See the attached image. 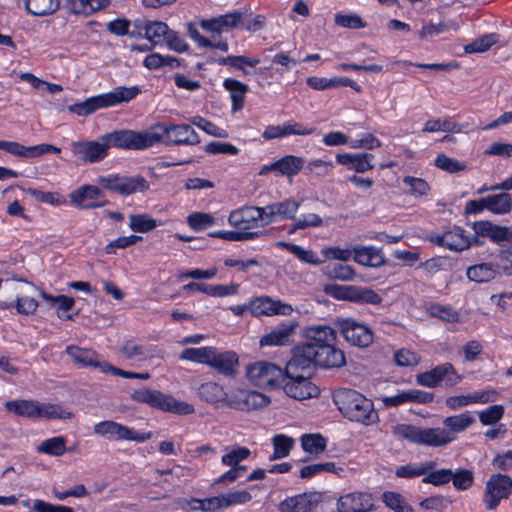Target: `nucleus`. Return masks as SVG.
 <instances>
[{
    "mask_svg": "<svg viewBox=\"0 0 512 512\" xmlns=\"http://www.w3.org/2000/svg\"><path fill=\"white\" fill-rule=\"evenodd\" d=\"M475 423L471 412L449 416L443 419V428H421L410 424H397L392 432L395 436L417 445L443 447L453 442L457 434L464 432Z\"/></svg>",
    "mask_w": 512,
    "mask_h": 512,
    "instance_id": "f257e3e1",
    "label": "nucleus"
},
{
    "mask_svg": "<svg viewBox=\"0 0 512 512\" xmlns=\"http://www.w3.org/2000/svg\"><path fill=\"white\" fill-rule=\"evenodd\" d=\"M140 90L136 86L117 87L113 91L93 97L67 107L68 111L81 117H87L95 111L128 102L135 98Z\"/></svg>",
    "mask_w": 512,
    "mask_h": 512,
    "instance_id": "f03ea898",
    "label": "nucleus"
},
{
    "mask_svg": "<svg viewBox=\"0 0 512 512\" xmlns=\"http://www.w3.org/2000/svg\"><path fill=\"white\" fill-rule=\"evenodd\" d=\"M261 207L245 205L230 212L228 223L235 228V232H241L248 236L242 241L255 240L264 233L258 228L263 227L264 217Z\"/></svg>",
    "mask_w": 512,
    "mask_h": 512,
    "instance_id": "7ed1b4c3",
    "label": "nucleus"
},
{
    "mask_svg": "<svg viewBox=\"0 0 512 512\" xmlns=\"http://www.w3.org/2000/svg\"><path fill=\"white\" fill-rule=\"evenodd\" d=\"M131 399L138 403H145L153 408L173 412L181 415L194 413V407L184 401L176 400L170 395H165L158 390L138 389L131 394Z\"/></svg>",
    "mask_w": 512,
    "mask_h": 512,
    "instance_id": "20e7f679",
    "label": "nucleus"
},
{
    "mask_svg": "<svg viewBox=\"0 0 512 512\" xmlns=\"http://www.w3.org/2000/svg\"><path fill=\"white\" fill-rule=\"evenodd\" d=\"M151 135L155 136L152 146L163 142L173 145H196L200 139L195 130L188 124L158 123L151 128Z\"/></svg>",
    "mask_w": 512,
    "mask_h": 512,
    "instance_id": "39448f33",
    "label": "nucleus"
},
{
    "mask_svg": "<svg viewBox=\"0 0 512 512\" xmlns=\"http://www.w3.org/2000/svg\"><path fill=\"white\" fill-rule=\"evenodd\" d=\"M246 376L253 385L269 390L280 388L286 379L282 368L266 361L250 364L247 367Z\"/></svg>",
    "mask_w": 512,
    "mask_h": 512,
    "instance_id": "423d86ee",
    "label": "nucleus"
},
{
    "mask_svg": "<svg viewBox=\"0 0 512 512\" xmlns=\"http://www.w3.org/2000/svg\"><path fill=\"white\" fill-rule=\"evenodd\" d=\"M155 136L149 131L135 132L131 130H118L101 136L107 142V149L111 146L123 149L141 150L152 146Z\"/></svg>",
    "mask_w": 512,
    "mask_h": 512,
    "instance_id": "0eeeda50",
    "label": "nucleus"
},
{
    "mask_svg": "<svg viewBox=\"0 0 512 512\" xmlns=\"http://www.w3.org/2000/svg\"><path fill=\"white\" fill-rule=\"evenodd\" d=\"M97 183L104 189L120 195L142 193L149 189V183L143 176H100Z\"/></svg>",
    "mask_w": 512,
    "mask_h": 512,
    "instance_id": "6e6552de",
    "label": "nucleus"
},
{
    "mask_svg": "<svg viewBox=\"0 0 512 512\" xmlns=\"http://www.w3.org/2000/svg\"><path fill=\"white\" fill-rule=\"evenodd\" d=\"M512 493V478L506 474H493L487 480L483 503L488 511H494L500 505L501 500L508 499Z\"/></svg>",
    "mask_w": 512,
    "mask_h": 512,
    "instance_id": "1a4fd4ad",
    "label": "nucleus"
},
{
    "mask_svg": "<svg viewBox=\"0 0 512 512\" xmlns=\"http://www.w3.org/2000/svg\"><path fill=\"white\" fill-rule=\"evenodd\" d=\"M94 433L110 440H130L144 442L152 437L151 432H136L125 425L106 420L94 425Z\"/></svg>",
    "mask_w": 512,
    "mask_h": 512,
    "instance_id": "9d476101",
    "label": "nucleus"
},
{
    "mask_svg": "<svg viewBox=\"0 0 512 512\" xmlns=\"http://www.w3.org/2000/svg\"><path fill=\"white\" fill-rule=\"evenodd\" d=\"M281 387L284 393L295 400L303 401L310 398L318 397L320 389L311 382L309 376L306 375H290L286 376Z\"/></svg>",
    "mask_w": 512,
    "mask_h": 512,
    "instance_id": "9b49d317",
    "label": "nucleus"
},
{
    "mask_svg": "<svg viewBox=\"0 0 512 512\" xmlns=\"http://www.w3.org/2000/svg\"><path fill=\"white\" fill-rule=\"evenodd\" d=\"M317 366L313 357L310 345L300 344L293 349V355L285 367L286 376L306 375L310 376L314 367Z\"/></svg>",
    "mask_w": 512,
    "mask_h": 512,
    "instance_id": "f8f14e48",
    "label": "nucleus"
},
{
    "mask_svg": "<svg viewBox=\"0 0 512 512\" xmlns=\"http://www.w3.org/2000/svg\"><path fill=\"white\" fill-rule=\"evenodd\" d=\"M74 157L83 163H96L108 155L107 142L99 138L98 141H74L71 143Z\"/></svg>",
    "mask_w": 512,
    "mask_h": 512,
    "instance_id": "ddd939ff",
    "label": "nucleus"
},
{
    "mask_svg": "<svg viewBox=\"0 0 512 512\" xmlns=\"http://www.w3.org/2000/svg\"><path fill=\"white\" fill-rule=\"evenodd\" d=\"M474 245H482V238H489L495 243L512 240V231L506 226L496 225L490 221H477L473 223Z\"/></svg>",
    "mask_w": 512,
    "mask_h": 512,
    "instance_id": "4468645a",
    "label": "nucleus"
},
{
    "mask_svg": "<svg viewBox=\"0 0 512 512\" xmlns=\"http://www.w3.org/2000/svg\"><path fill=\"white\" fill-rule=\"evenodd\" d=\"M435 245L445 247L452 251H463L474 245L473 238L470 239L465 231L458 226H454L443 234H437L430 238Z\"/></svg>",
    "mask_w": 512,
    "mask_h": 512,
    "instance_id": "2eb2a0df",
    "label": "nucleus"
},
{
    "mask_svg": "<svg viewBox=\"0 0 512 512\" xmlns=\"http://www.w3.org/2000/svg\"><path fill=\"white\" fill-rule=\"evenodd\" d=\"M319 492H310L288 497L279 505L281 512H312L321 502Z\"/></svg>",
    "mask_w": 512,
    "mask_h": 512,
    "instance_id": "dca6fc26",
    "label": "nucleus"
},
{
    "mask_svg": "<svg viewBox=\"0 0 512 512\" xmlns=\"http://www.w3.org/2000/svg\"><path fill=\"white\" fill-rule=\"evenodd\" d=\"M500 393L495 389H487L468 395H457L446 398L445 404L451 410H458L462 407L474 403L486 404L495 402L499 398Z\"/></svg>",
    "mask_w": 512,
    "mask_h": 512,
    "instance_id": "f3484780",
    "label": "nucleus"
},
{
    "mask_svg": "<svg viewBox=\"0 0 512 512\" xmlns=\"http://www.w3.org/2000/svg\"><path fill=\"white\" fill-rule=\"evenodd\" d=\"M299 203L294 200H284L261 207L260 211L264 217L263 225H268L277 219H295Z\"/></svg>",
    "mask_w": 512,
    "mask_h": 512,
    "instance_id": "a211bd4d",
    "label": "nucleus"
},
{
    "mask_svg": "<svg viewBox=\"0 0 512 512\" xmlns=\"http://www.w3.org/2000/svg\"><path fill=\"white\" fill-rule=\"evenodd\" d=\"M311 347L317 366L324 368L339 367L345 362L343 352L335 348V344Z\"/></svg>",
    "mask_w": 512,
    "mask_h": 512,
    "instance_id": "6ab92c4d",
    "label": "nucleus"
},
{
    "mask_svg": "<svg viewBox=\"0 0 512 512\" xmlns=\"http://www.w3.org/2000/svg\"><path fill=\"white\" fill-rule=\"evenodd\" d=\"M269 402V398L260 392L241 390L235 395V400L229 401V404L242 411H251L263 408Z\"/></svg>",
    "mask_w": 512,
    "mask_h": 512,
    "instance_id": "aec40b11",
    "label": "nucleus"
},
{
    "mask_svg": "<svg viewBox=\"0 0 512 512\" xmlns=\"http://www.w3.org/2000/svg\"><path fill=\"white\" fill-rule=\"evenodd\" d=\"M36 287L32 284L26 283L25 288L23 290V295H17L15 303L0 301L1 309H8L11 307H15L16 311L21 315H32L36 312L39 304L38 301L32 297V291H35Z\"/></svg>",
    "mask_w": 512,
    "mask_h": 512,
    "instance_id": "412c9836",
    "label": "nucleus"
},
{
    "mask_svg": "<svg viewBox=\"0 0 512 512\" xmlns=\"http://www.w3.org/2000/svg\"><path fill=\"white\" fill-rule=\"evenodd\" d=\"M250 310L252 314L260 316L273 314L288 315L293 309L289 304L274 301L269 297H259L251 301Z\"/></svg>",
    "mask_w": 512,
    "mask_h": 512,
    "instance_id": "4be33fe9",
    "label": "nucleus"
},
{
    "mask_svg": "<svg viewBox=\"0 0 512 512\" xmlns=\"http://www.w3.org/2000/svg\"><path fill=\"white\" fill-rule=\"evenodd\" d=\"M238 364V356L234 351L218 352L214 347V353H212L209 363L210 367L225 376L233 377L236 374Z\"/></svg>",
    "mask_w": 512,
    "mask_h": 512,
    "instance_id": "5701e85b",
    "label": "nucleus"
},
{
    "mask_svg": "<svg viewBox=\"0 0 512 512\" xmlns=\"http://www.w3.org/2000/svg\"><path fill=\"white\" fill-rule=\"evenodd\" d=\"M378 421V414L374 410L371 400L354 391V422L370 425Z\"/></svg>",
    "mask_w": 512,
    "mask_h": 512,
    "instance_id": "b1692460",
    "label": "nucleus"
},
{
    "mask_svg": "<svg viewBox=\"0 0 512 512\" xmlns=\"http://www.w3.org/2000/svg\"><path fill=\"white\" fill-rule=\"evenodd\" d=\"M239 285L231 283L229 285H208L204 283L191 282L183 286L186 292H202L212 297H225L235 295L238 292Z\"/></svg>",
    "mask_w": 512,
    "mask_h": 512,
    "instance_id": "393cba45",
    "label": "nucleus"
},
{
    "mask_svg": "<svg viewBox=\"0 0 512 512\" xmlns=\"http://www.w3.org/2000/svg\"><path fill=\"white\" fill-rule=\"evenodd\" d=\"M295 324L293 323H282L271 332L261 337L259 344L261 347L264 346H284L289 343L290 337L294 332Z\"/></svg>",
    "mask_w": 512,
    "mask_h": 512,
    "instance_id": "a878e982",
    "label": "nucleus"
},
{
    "mask_svg": "<svg viewBox=\"0 0 512 512\" xmlns=\"http://www.w3.org/2000/svg\"><path fill=\"white\" fill-rule=\"evenodd\" d=\"M306 345L321 346L335 344L336 331L329 326L319 325L308 327L305 330Z\"/></svg>",
    "mask_w": 512,
    "mask_h": 512,
    "instance_id": "bb28decb",
    "label": "nucleus"
},
{
    "mask_svg": "<svg viewBox=\"0 0 512 512\" xmlns=\"http://www.w3.org/2000/svg\"><path fill=\"white\" fill-rule=\"evenodd\" d=\"M354 262L366 267H380L385 263L381 249L372 246L354 247Z\"/></svg>",
    "mask_w": 512,
    "mask_h": 512,
    "instance_id": "cd10ccee",
    "label": "nucleus"
},
{
    "mask_svg": "<svg viewBox=\"0 0 512 512\" xmlns=\"http://www.w3.org/2000/svg\"><path fill=\"white\" fill-rule=\"evenodd\" d=\"M499 269V265L484 262L468 267L466 276L476 283H488L500 274Z\"/></svg>",
    "mask_w": 512,
    "mask_h": 512,
    "instance_id": "c85d7f7f",
    "label": "nucleus"
},
{
    "mask_svg": "<svg viewBox=\"0 0 512 512\" xmlns=\"http://www.w3.org/2000/svg\"><path fill=\"white\" fill-rule=\"evenodd\" d=\"M134 25L144 30V37L153 44H158L165 40L168 31V25L162 21L136 20Z\"/></svg>",
    "mask_w": 512,
    "mask_h": 512,
    "instance_id": "c756f323",
    "label": "nucleus"
},
{
    "mask_svg": "<svg viewBox=\"0 0 512 512\" xmlns=\"http://www.w3.org/2000/svg\"><path fill=\"white\" fill-rule=\"evenodd\" d=\"M61 149L52 144L42 143L35 146H24L13 141L12 155L21 158H38L46 153H60Z\"/></svg>",
    "mask_w": 512,
    "mask_h": 512,
    "instance_id": "7c9ffc66",
    "label": "nucleus"
},
{
    "mask_svg": "<svg viewBox=\"0 0 512 512\" xmlns=\"http://www.w3.org/2000/svg\"><path fill=\"white\" fill-rule=\"evenodd\" d=\"M66 353L77 365L93 366L101 369L102 362L98 361L99 355L94 350L70 345L66 347Z\"/></svg>",
    "mask_w": 512,
    "mask_h": 512,
    "instance_id": "2f4dec72",
    "label": "nucleus"
},
{
    "mask_svg": "<svg viewBox=\"0 0 512 512\" xmlns=\"http://www.w3.org/2000/svg\"><path fill=\"white\" fill-rule=\"evenodd\" d=\"M436 466L437 463L432 460L420 463H407L396 468L395 476L403 479L424 477L428 469H434Z\"/></svg>",
    "mask_w": 512,
    "mask_h": 512,
    "instance_id": "473e14b6",
    "label": "nucleus"
},
{
    "mask_svg": "<svg viewBox=\"0 0 512 512\" xmlns=\"http://www.w3.org/2000/svg\"><path fill=\"white\" fill-rule=\"evenodd\" d=\"M199 397L212 405H218L227 401V393L224 388L215 382H206L198 388Z\"/></svg>",
    "mask_w": 512,
    "mask_h": 512,
    "instance_id": "72a5a7b5",
    "label": "nucleus"
},
{
    "mask_svg": "<svg viewBox=\"0 0 512 512\" xmlns=\"http://www.w3.org/2000/svg\"><path fill=\"white\" fill-rule=\"evenodd\" d=\"M223 86L230 92L232 110L234 112L241 110L244 107L245 94L248 92V86L233 78L225 79Z\"/></svg>",
    "mask_w": 512,
    "mask_h": 512,
    "instance_id": "f704fd0d",
    "label": "nucleus"
},
{
    "mask_svg": "<svg viewBox=\"0 0 512 512\" xmlns=\"http://www.w3.org/2000/svg\"><path fill=\"white\" fill-rule=\"evenodd\" d=\"M430 372L433 375L436 385L444 381L447 387H453L462 380V376L456 372L451 363L440 364L430 370Z\"/></svg>",
    "mask_w": 512,
    "mask_h": 512,
    "instance_id": "c9c22d12",
    "label": "nucleus"
},
{
    "mask_svg": "<svg viewBox=\"0 0 512 512\" xmlns=\"http://www.w3.org/2000/svg\"><path fill=\"white\" fill-rule=\"evenodd\" d=\"M6 409L18 416L38 418L39 403L33 400H14L5 404Z\"/></svg>",
    "mask_w": 512,
    "mask_h": 512,
    "instance_id": "e433bc0d",
    "label": "nucleus"
},
{
    "mask_svg": "<svg viewBox=\"0 0 512 512\" xmlns=\"http://www.w3.org/2000/svg\"><path fill=\"white\" fill-rule=\"evenodd\" d=\"M28 13L34 16H47L55 13L60 7V0H26Z\"/></svg>",
    "mask_w": 512,
    "mask_h": 512,
    "instance_id": "4c0bfd02",
    "label": "nucleus"
},
{
    "mask_svg": "<svg viewBox=\"0 0 512 512\" xmlns=\"http://www.w3.org/2000/svg\"><path fill=\"white\" fill-rule=\"evenodd\" d=\"M304 165L302 157L294 155H286L279 160L275 161L277 172L283 176H294L298 174Z\"/></svg>",
    "mask_w": 512,
    "mask_h": 512,
    "instance_id": "58836bf2",
    "label": "nucleus"
},
{
    "mask_svg": "<svg viewBox=\"0 0 512 512\" xmlns=\"http://www.w3.org/2000/svg\"><path fill=\"white\" fill-rule=\"evenodd\" d=\"M486 209L495 214H506L512 207L511 195L503 192L485 197Z\"/></svg>",
    "mask_w": 512,
    "mask_h": 512,
    "instance_id": "ea45409f",
    "label": "nucleus"
},
{
    "mask_svg": "<svg viewBox=\"0 0 512 512\" xmlns=\"http://www.w3.org/2000/svg\"><path fill=\"white\" fill-rule=\"evenodd\" d=\"M273 453L269 457L271 461L281 459L289 455L295 445V440L284 434H277L272 438Z\"/></svg>",
    "mask_w": 512,
    "mask_h": 512,
    "instance_id": "a19ab883",
    "label": "nucleus"
},
{
    "mask_svg": "<svg viewBox=\"0 0 512 512\" xmlns=\"http://www.w3.org/2000/svg\"><path fill=\"white\" fill-rule=\"evenodd\" d=\"M212 353H214V347L211 346L201 348H186L182 351L180 359L207 364L209 366Z\"/></svg>",
    "mask_w": 512,
    "mask_h": 512,
    "instance_id": "79ce46f5",
    "label": "nucleus"
},
{
    "mask_svg": "<svg viewBox=\"0 0 512 512\" xmlns=\"http://www.w3.org/2000/svg\"><path fill=\"white\" fill-rule=\"evenodd\" d=\"M333 401L342 415L352 419V391L347 388L338 389L333 394Z\"/></svg>",
    "mask_w": 512,
    "mask_h": 512,
    "instance_id": "37998d69",
    "label": "nucleus"
},
{
    "mask_svg": "<svg viewBox=\"0 0 512 512\" xmlns=\"http://www.w3.org/2000/svg\"><path fill=\"white\" fill-rule=\"evenodd\" d=\"M300 440L303 450L310 454H320L326 449L327 440L321 434H304Z\"/></svg>",
    "mask_w": 512,
    "mask_h": 512,
    "instance_id": "c03bdc74",
    "label": "nucleus"
},
{
    "mask_svg": "<svg viewBox=\"0 0 512 512\" xmlns=\"http://www.w3.org/2000/svg\"><path fill=\"white\" fill-rule=\"evenodd\" d=\"M382 501L393 512H413L412 507L400 493L386 491L382 494Z\"/></svg>",
    "mask_w": 512,
    "mask_h": 512,
    "instance_id": "a18cd8bd",
    "label": "nucleus"
},
{
    "mask_svg": "<svg viewBox=\"0 0 512 512\" xmlns=\"http://www.w3.org/2000/svg\"><path fill=\"white\" fill-rule=\"evenodd\" d=\"M129 220L130 229L137 233H147L157 227V221L149 214H131Z\"/></svg>",
    "mask_w": 512,
    "mask_h": 512,
    "instance_id": "49530a36",
    "label": "nucleus"
},
{
    "mask_svg": "<svg viewBox=\"0 0 512 512\" xmlns=\"http://www.w3.org/2000/svg\"><path fill=\"white\" fill-rule=\"evenodd\" d=\"M427 313L446 322L455 323L459 321V313L450 306L437 303H430L426 306Z\"/></svg>",
    "mask_w": 512,
    "mask_h": 512,
    "instance_id": "de8ad7c7",
    "label": "nucleus"
},
{
    "mask_svg": "<svg viewBox=\"0 0 512 512\" xmlns=\"http://www.w3.org/2000/svg\"><path fill=\"white\" fill-rule=\"evenodd\" d=\"M278 245L287 249L292 254H294L299 260L305 263L312 265H319L323 263V260L319 259L312 250H305L299 245L288 242H279Z\"/></svg>",
    "mask_w": 512,
    "mask_h": 512,
    "instance_id": "09e8293b",
    "label": "nucleus"
},
{
    "mask_svg": "<svg viewBox=\"0 0 512 512\" xmlns=\"http://www.w3.org/2000/svg\"><path fill=\"white\" fill-rule=\"evenodd\" d=\"M451 478H453L451 469H428V471L422 478V483L431 484L434 486H443L445 484H448L451 481Z\"/></svg>",
    "mask_w": 512,
    "mask_h": 512,
    "instance_id": "8fccbe9b",
    "label": "nucleus"
},
{
    "mask_svg": "<svg viewBox=\"0 0 512 512\" xmlns=\"http://www.w3.org/2000/svg\"><path fill=\"white\" fill-rule=\"evenodd\" d=\"M382 296L368 287L354 286V303L380 305Z\"/></svg>",
    "mask_w": 512,
    "mask_h": 512,
    "instance_id": "3c124183",
    "label": "nucleus"
},
{
    "mask_svg": "<svg viewBox=\"0 0 512 512\" xmlns=\"http://www.w3.org/2000/svg\"><path fill=\"white\" fill-rule=\"evenodd\" d=\"M350 83L351 81L348 78L327 79L313 76L307 79L308 86L315 90H326L338 86H347L350 85Z\"/></svg>",
    "mask_w": 512,
    "mask_h": 512,
    "instance_id": "603ef678",
    "label": "nucleus"
},
{
    "mask_svg": "<svg viewBox=\"0 0 512 512\" xmlns=\"http://www.w3.org/2000/svg\"><path fill=\"white\" fill-rule=\"evenodd\" d=\"M102 196V191L97 186L83 185L70 194L71 203H81L88 200H96Z\"/></svg>",
    "mask_w": 512,
    "mask_h": 512,
    "instance_id": "864d4df0",
    "label": "nucleus"
},
{
    "mask_svg": "<svg viewBox=\"0 0 512 512\" xmlns=\"http://www.w3.org/2000/svg\"><path fill=\"white\" fill-rule=\"evenodd\" d=\"M453 478L451 481L455 489L460 491L468 490L474 483V474L469 469L459 468L452 470Z\"/></svg>",
    "mask_w": 512,
    "mask_h": 512,
    "instance_id": "5fc2aeb1",
    "label": "nucleus"
},
{
    "mask_svg": "<svg viewBox=\"0 0 512 512\" xmlns=\"http://www.w3.org/2000/svg\"><path fill=\"white\" fill-rule=\"evenodd\" d=\"M251 452L246 447L234 446L231 449H227V452L222 456L221 462L226 466L234 467L243 460L250 456Z\"/></svg>",
    "mask_w": 512,
    "mask_h": 512,
    "instance_id": "6e6d98bb",
    "label": "nucleus"
},
{
    "mask_svg": "<svg viewBox=\"0 0 512 512\" xmlns=\"http://www.w3.org/2000/svg\"><path fill=\"white\" fill-rule=\"evenodd\" d=\"M65 443L64 437H53L43 441L38 447V451L53 456H61L66 451Z\"/></svg>",
    "mask_w": 512,
    "mask_h": 512,
    "instance_id": "4d7b16f0",
    "label": "nucleus"
},
{
    "mask_svg": "<svg viewBox=\"0 0 512 512\" xmlns=\"http://www.w3.org/2000/svg\"><path fill=\"white\" fill-rule=\"evenodd\" d=\"M498 41V35L495 33L483 35L475 39L472 43L465 46L467 53H480L487 51L491 46Z\"/></svg>",
    "mask_w": 512,
    "mask_h": 512,
    "instance_id": "13d9d810",
    "label": "nucleus"
},
{
    "mask_svg": "<svg viewBox=\"0 0 512 512\" xmlns=\"http://www.w3.org/2000/svg\"><path fill=\"white\" fill-rule=\"evenodd\" d=\"M47 419H71L73 413L64 410L61 406L56 404H39V416L38 418Z\"/></svg>",
    "mask_w": 512,
    "mask_h": 512,
    "instance_id": "bf43d9fd",
    "label": "nucleus"
},
{
    "mask_svg": "<svg viewBox=\"0 0 512 512\" xmlns=\"http://www.w3.org/2000/svg\"><path fill=\"white\" fill-rule=\"evenodd\" d=\"M435 166L448 173H457L464 171L467 165L464 162L450 158L445 154H439L435 159Z\"/></svg>",
    "mask_w": 512,
    "mask_h": 512,
    "instance_id": "052dcab7",
    "label": "nucleus"
},
{
    "mask_svg": "<svg viewBox=\"0 0 512 512\" xmlns=\"http://www.w3.org/2000/svg\"><path fill=\"white\" fill-rule=\"evenodd\" d=\"M215 222L214 217L209 213L194 212L187 217V223L195 231H202L211 227Z\"/></svg>",
    "mask_w": 512,
    "mask_h": 512,
    "instance_id": "680f3d73",
    "label": "nucleus"
},
{
    "mask_svg": "<svg viewBox=\"0 0 512 512\" xmlns=\"http://www.w3.org/2000/svg\"><path fill=\"white\" fill-rule=\"evenodd\" d=\"M374 335L366 325L354 321V346L361 348L368 347L373 343Z\"/></svg>",
    "mask_w": 512,
    "mask_h": 512,
    "instance_id": "e2e57ef3",
    "label": "nucleus"
},
{
    "mask_svg": "<svg viewBox=\"0 0 512 512\" xmlns=\"http://www.w3.org/2000/svg\"><path fill=\"white\" fill-rule=\"evenodd\" d=\"M325 274L331 279L346 281L352 278V268L343 263H331L325 266Z\"/></svg>",
    "mask_w": 512,
    "mask_h": 512,
    "instance_id": "0e129e2a",
    "label": "nucleus"
},
{
    "mask_svg": "<svg viewBox=\"0 0 512 512\" xmlns=\"http://www.w3.org/2000/svg\"><path fill=\"white\" fill-rule=\"evenodd\" d=\"M326 295L333 297L336 300L352 301V286L339 285L335 283L326 284L323 287Z\"/></svg>",
    "mask_w": 512,
    "mask_h": 512,
    "instance_id": "69168bd1",
    "label": "nucleus"
},
{
    "mask_svg": "<svg viewBox=\"0 0 512 512\" xmlns=\"http://www.w3.org/2000/svg\"><path fill=\"white\" fill-rule=\"evenodd\" d=\"M403 183L409 187V194L416 197L425 196L430 191L429 184L422 178L406 176Z\"/></svg>",
    "mask_w": 512,
    "mask_h": 512,
    "instance_id": "338daca9",
    "label": "nucleus"
},
{
    "mask_svg": "<svg viewBox=\"0 0 512 512\" xmlns=\"http://www.w3.org/2000/svg\"><path fill=\"white\" fill-rule=\"evenodd\" d=\"M221 497L224 508L245 504L252 499L251 494L247 490L230 491L226 494H222Z\"/></svg>",
    "mask_w": 512,
    "mask_h": 512,
    "instance_id": "774afa93",
    "label": "nucleus"
}]
</instances>
